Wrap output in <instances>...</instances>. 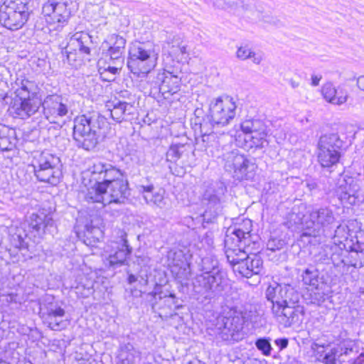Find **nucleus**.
<instances>
[{"instance_id":"1","label":"nucleus","mask_w":364,"mask_h":364,"mask_svg":"<svg viewBox=\"0 0 364 364\" xmlns=\"http://www.w3.org/2000/svg\"><path fill=\"white\" fill-rule=\"evenodd\" d=\"M252 231V220L245 218L230 226L224 240L226 257L233 271L247 278L260 274L263 269L261 257L247 253L250 246L255 244Z\"/></svg>"},{"instance_id":"2","label":"nucleus","mask_w":364,"mask_h":364,"mask_svg":"<svg viewBox=\"0 0 364 364\" xmlns=\"http://www.w3.org/2000/svg\"><path fill=\"white\" fill-rule=\"evenodd\" d=\"M88 171L93 180H102L106 186V200L109 204L124 203L130 196V189L127 174L124 171L111 164L97 161Z\"/></svg>"},{"instance_id":"3","label":"nucleus","mask_w":364,"mask_h":364,"mask_svg":"<svg viewBox=\"0 0 364 364\" xmlns=\"http://www.w3.org/2000/svg\"><path fill=\"white\" fill-rule=\"evenodd\" d=\"M73 136L78 148L93 150L102 136L101 129L106 125L107 119L97 112L82 114L74 119Z\"/></svg>"},{"instance_id":"4","label":"nucleus","mask_w":364,"mask_h":364,"mask_svg":"<svg viewBox=\"0 0 364 364\" xmlns=\"http://www.w3.org/2000/svg\"><path fill=\"white\" fill-rule=\"evenodd\" d=\"M202 274L196 277L194 288L214 294H220L227 286L226 274L219 267L218 259L213 256H207L201 259Z\"/></svg>"},{"instance_id":"5","label":"nucleus","mask_w":364,"mask_h":364,"mask_svg":"<svg viewBox=\"0 0 364 364\" xmlns=\"http://www.w3.org/2000/svg\"><path fill=\"white\" fill-rule=\"evenodd\" d=\"M333 210L328 207L313 209L301 219L303 232L301 237H317L328 231L335 223Z\"/></svg>"},{"instance_id":"6","label":"nucleus","mask_w":364,"mask_h":364,"mask_svg":"<svg viewBox=\"0 0 364 364\" xmlns=\"http://www.w3.org/2000/svg\"><path fill=\"white\" fill-rule=\"evenodd\" d=\"M345 142L338 133L321 136L318 143V160L322 167L330 168L341 159Z\"/></svg>"},{"instance_id":"7","label":"nucleus","mask_w":364,"mask_h":364,"mask_svg":"<svg viewBox=\"0 0 364 364\" xmlns=\"http://www.w3.org/2000/svg\"><path fill=\"white\" fill-rule=\"evenodd\" d=\"M223 160L225 169L232 173V176L239 181L252 178L257 168L255 159H249L237 150L224 154Z\"/></svg>"},{"instance_id":"8","label":"nucleus","mask_w":364,"mask_h":364,"mask_svg":"<svg viewBox=\"0 0 364 364\" xmlns=\"http://www.w3.org/2000/svg\"><path fill=\"white\" fill-rule=\"evenodd\" d=\"M240 128L245 134V142L247 148L262 149L267 146L268 129L260 119H247L242 122Z\"/></svg>"},{"instance_id":"9","label":"nucleus","mask_w":364,"mask_h":364,"mask_svg":"<svg viewBox=\"0 0 364 364\" xmlns=\"http://www.w3.org/2000/svg\"><path fill=\"white\" fill-rule=\"evenodd\" d=\"M70 4L68 0H48L43 4L42 13L53 29H59L67 23L71 15Z\"/></svg>"},{"instance_id":"10","label":"nucleus","mask_w":364,"mask_h":364,"mask_svg":"<svg viewBox=\"0 0 364 364\" xmlns=\"http://www.w3.org/2000/svg\"><path fill=\"white\" fill-rule=\"evenodd\" d=\"M235 102L229 96L213 100L209 105V117L218 126L228 124L235 117Z\"/></svg>"},{"instance_id":"11","label":"nucleus","mask_w":364,"mask_h":364,"mask_svg":"<svg viewBox=\"0 0 364 364\" xmlns=\"http://www.w3.org/2000/svg\"><path fill=\"white\" fill-rule=\"evenodd\" d=\"M334 193L343 204L353 205L364 200L358 181L347 176H340L336 182Z\"/></svg>"},{"instance_id":"12","label":"nucleus","mask_w":364,"mask_h":364,"mask_svg":"<svg viewBox=\"0 0 364 364\" xmlns=\"http://www.w3.org/2000/svg\"><path fill=\"white\" fill-rule=\"evenodd\" d=\"M245 317L242 312L230 310L217 318L215 325L218 336L223 341L235 340V334L242 330Z\"/></svg>"},{"instance_id":"13","label":"nucleus","mask_w":364,"mask_h":364,"mask_svg":"<svg viewBox=\"0 0 364 364\" xmlns=\"http://www.w3.org/2000/svg\"><path fill=\"white\" fill-rule=\"evenodd\" d=\"M28 231L34 237H41L46 232H50L55 227L51 208L43 207L28 215L26 219Z\"/></svg>"},{"instance_id":"14","label":"nucleus","mask_w":364,"mask_h":364,"mask_svg":"<svg viewBox=\"0 0 364 364\" xmlns=\"http://www.w3.org/2000/svg\"><path fill=\"white\" fill-rule=\"evenodd\" d=\"M93 45L92 37L86 32H77L73 34L65 48L66 58L68 63L75 61L76 51L84 58L89 60Z\"/></svg>"},{"instance_id":"15","label":"nucleus","mask_w":364,"mask_h":364,"mask_svg":"<svg viewBox=\"0 0 364 364\" xmlns=\"http://www.w3.org/2000/svg\"><path fill=\"white\" fill-rule=\"evenodd\" d=\"M225 190L226 188L222 183H218L209 187L205 191L203 201L207 207L203 217L208 222H211L221 213V201Z\"/></svg>"},{"instance_id":"16","label":"nucleus","mask_w":364,"mask_h":364,"mask_svg":"<svg viewBox=\"0 0 364 364\" xmlns=\"http://www.w3.org/2000/svg\"><path fill=\"white\" fill-rule=\"evenodd\" d=\"M42 317L48 326L53 331L65 329L68 324V320L64 319L65 311L58 301H47L41 307Z\"/></svg>"},{"instance_id":"17","label":"nucleus","mask_w":364,"mask_h":364,"mask_svg":"<svg viewBox=\"0 0 364 364\" xmlns=\"http://www.w3.org/2000/svg\"><path fill=\"white\" fill-rule=\"evenodd\" d=\"M43 113L50 123L56 124L68 113V106L62 95L53 94L47 95L41 102Z\"/></svg>"},{"instance_id":"18","label":"nucleus","mask_w":364,"mask_h":364,"mask_svg":"<svg viewBox=\"0 0 364 364\" xmlns=\"http://www.w3.org/2000/svg\"><path fill=\"white\" fill-rule=\"evenodd\" d=\"M171 272L181 282L188 280L191 276L190 264L182 250L172 249L167 254Z\"/></svg>"},{"instance_id":"19","label":"nucleus","mask_w":364,"mask_h":364,"mask_svg":"<svg viewBox=\"0 0 364 364\" xmlns=\"http://www.w3.org/2000/svg\"><path fill=\"white\" fill-rule=\"evenodd\" d=\"M28 16L27 13L14 9L3 4L0 6V23L11 31L21 28L27 21Z\"/></svg>"},{"instance_id":"20","label":"nucleus","mask_w":364,"mask_h":364,"mask_svg":"<svg viewBox=\"0 0 364 364\" xmlns=\"http://www.w3.org/2000/svg\"><path fill=\"white\" fill-rule=\"evenodd\" d=\"M274 316L285 328L299 326L303 320L304 308L299 305L283 306Z\"/></svg>"},{"instance_id":"21","label":"nucleus","mask_w":364,"mask_h":364,"mask_svg":"<svg viewBox=\"0 0 364 364\" xmlns=\"http://www.w3.org/2000/svg\"><path fill=\"white\" fill-rule=\"evenodd\" d=\"M41 106L38 100L15 99L10 107V112L14 117L26 119L36 113Z\"/></svg>"},{"instance_id":"22","label":"nucleus","mask_w":364,"mask_h":364,"mask_svg":"<svg viewBox=\"0 0 364 364\" xmlns=\"http://www.w3.org/2000/svg\"><path fill=\"white\" fill-rule=\"evenodd\" d=\"M139 193L142 196L146 203L150 205L164 208L166 205L164 200V190L156 189L153 184L139 185L137 186Z\"/></svg>"},{"instance_id":"23","label":"nucleus","mask_w":364,"mask_h":364,"mask_svg":"<svg viewBox=\"0 0 364 364\" xmlns=\"http://www.w3.org/2000/svg\"><path fill=\"white\" fill-rule=\"evenodd\" d=\"M157 78L161 81L159 87V92L165 99H168L179 90L181 77L177 75L166 70L163 73L159 74Z\"/></svg>"},{"instance_id":"24","label":"nucleus","mask_w":364,"mask_h":364,"mask_svg":"<svg viewBox=\"0 0 364 364\" xmlns=\"http://www.w3.org/2000/svg\"><path fill=\"white\" fill-rule=\"evenodd\" d=\"M121 241V244H116L107 259L109 265L114 268L124 264L127 256L132 252V248L126 239V233L122 236Z\"/></svg>"},{"instance_id":"25","label":"nucleus","mask_w":364,"mask_h":364,"mask_svg":"<svg viewBox=\"0 0 364 364\" xmlns=\"http://www.w3.org/2000/svg\"><path fill=\"white\" fill-rule=\"evenodd\" d=\"M117 358V364H138L141 360V352L130 343H122Z\"/></svg>"},{"instance_id":"26","label":"nucleus","mask_w":364,"mask_h":364,"mask_svg":"<svg viewBox=\"0 0 364 364\" xmlns=\"http://www.w3.org/2000/svg\"><path fill=\"white\" fill-rule=\"evenodd\" d=\"M109 41L113 42L108 50V53L114 64L122 66L124 63V53L125 50L126 40L118 35L113 34L110 36Z\"/></svg>"},{"instance_id":"27","label":"nucleus","mask_w":364,"mask_h":364,"mask_svg":"<svg viewBox=\"0 0 364 364\" xmlns=\"http://www.w3.org/2000/svg\"><path fill=\"white\" fill-rule=\"evenodd\" d=\"M156 65V60H141L129 58L127 67L136 77L144 76L148 74Z\"/></svg>"},{"instance_id":"28","label":"nucleus","mask_w":364,"mask_h":364,"mask_svg":"<svg viewBox=\"0 0 364 364\" xmlns=\"http://www.w3.org/2000/svg\"><path fill=\"white\" fill-rule=\"evenodd\" d=\"M39 87L36 82L23 79L15 90L16 97L20 100H38Z\"/></svg>"},{"instance_id":"29","label":"nucleus","mask_w":364,"mask_h":364,"mask_svg":"<svg viewBox=\"0 0 364 364\" xmlns=\"http://www.w3.org/2000/svg\"><path fill=\"white\" fill-rule=\"evenodd\" d=\"M96 181L95 184L87 188V191L85 196V199L87 202L91 203H101L104 206L109 204V201H107L105 199L107 196L106 193V186L103 183L102 180H95Z\"/></svg>"},{"instance_id":"30","label":"nucleus","mask_w":364,"mask_h":364,"mask_svg":"<svg viewBox=\"0 0 364 364\" xmlns=\"http://www.w3.org/2000/svg\"><path fill=\"white\" fill-rule=\"evenodd\" d=\"M129 58H136L139 60H156V55L154 50L144 43H136L129 48Z\"/></svg>"},{"instance_id":"31","label":"nucleus","mask_w":364,"mask_h":364,"mask_svg":"<svg viewBox=\"0 0 364 364\" xmlns=\"http://www.w3.org/2000/svg\"><path fill=\"white\" fill-rule=\"evenodd\" d=\"M34 173L38 181L52 186H56L60 182L61 176L60 167L34 169Z\"/></svg>"},{"instance_id":"32","label":"nucleus","mask_w":364,"mask_h":364,"mask_svg":"<svg viewBox=\"0 0 364 364\" xmlns=\"http://www.w3.org/2000/svg\"><path fill=\"white\" fill-rule=\"evenodd\" d=\"M159 289L160 287H156L154 291L149 294V295L153 297V300L151 301L152 308L154 309L157 305L158 300H163L165 306L170 310L179 309V306L177 304L178 300L175 294L171 293L168 294L163 291H159Z\"/></svg>"},{"instance_id":"33","label":"nucleus","mask_w":364,"mask_h":364,"mask_svg":"<svg viewBox=\"0 0 364 364\" xmlns=\"http://www.w3.org/2000/svg\"><path fill=\"white\" fill-rule=\"evenodd\" d=\"M190 154H193L191 146L188 144L171 145L166 152V160L176 163L183 158H188Z\"/></svg>"},{"instance_id":"34","label":"nucleus","mask_w":364,"mask_h":364,"mask_svg":"<svg viewBox=\"0 0 364 364\" xmlns=\"http://www.w3.org/2000/svg\"><path fill=\"white\" fill-rule=\"evenodd\" d=\"M16 142V131L6 125L0 124V150H12Z\"/></svg>"},{"instance_id":"35","label":"nucleus","mask_w":364,"mask_h":364,"mask_svg":"<svg viewBox=\"0 0 364 364\" xmlns=\"http://www.w3.org/2000/svg\"><path fill=\"white\" fill-rule=\"evenodd\" d=\"M348 259L346 262L342 259V262L358 269L364 267V245L358 242L353 244L350 247Z\"/></svg>"},{"instance_id":"36","label":"nucleus","mask_w":364,"mask_h":364,"mask_svg":"<svg viewBox=\"0 0 364 364\" xmlns=\"http://www.w3.org/2000/svg\"><path fill=\"white\" fill-rule=\"evenodd\" d=\"M60 158L49 151L41 152L33 164V170L38 168L43 169L48 167L55 168L56 167H60Z\"/></svg>"},{"instance_id":"37","label":"nucleus","mask_w":364,"mask_h":364,"mask_svg":"<svg viewBox=\"0 0 364 364\" xmlns=\"http://www.w3.org/2000/svg\"><path fill=\"white\" fill-rule=\"evenodd\" d=\"M134 107L132 104L119 101L113 105L110 109V116L116 122L127 120V117L133 114Z\"/></svg>"},{"instance_id":"38","label":"nucleus","mask_w":364,"mask_h":364,"mask_svg":"<svg viewBox=\"0 0 364 364\" xmlns=\"http://www.w3.org/2000/svg\"><path fill=\"white\" fill-rule=\"evenodd\" d=\"M337 348L341 363L343 362H348L349 363L358 353V346L351 341H344L337 345Z\"/></svg>"},{"instance_id":"39","label":"nucleus","mask_w":364,"mask_h":364,"mask_svg":"<svg viewBox=\"0 0 364 364\" xmlns=\"http://www.w3.org/2000/svg\"><path fill=\"white\" fill-rule=\"evenodd\" d=\"M281 285L277 284L275 287L269 286L266 290V298L270 303L272 312H279V309L282 307V296L281 294Z\"/></svg>"},{"instance_id":"40","label":"nucleus","mask_w":364,"mask_h":364,"mask_svg":"<svg viewBox=\"0 0 364 364\" xmlns=\"http://www.w3.org/2000/svg\"><path fill=\"white\" fill-rule=\"evenodd\" d=\"M236 56L241 60H245L251 58L253 63L256 65L260 64L264 58V55L262 52L252 51L247 46L239 47L236 52Z\"/></svg>"},{"instance_id":"41","label":"nucleus","mask_w":364,"mask_h":364,"mask_svg":"<svg viewBox=\"0 0 364 364\" xmlns=\"http://www.w3.org/2000/svg\"><path fill=\"white\" fill-rule=\"evenodd\" d=\"M195 132L199 130L200 134H215L213 128L216 124L213 123L209 114L205 118L197 117L194 119Z\"/></svg>"},{"instance_id":"42","label":"nucleus","mask_w":364,"mask_h":364,"mask_svg":"<svg viewBox=\"0 0 364 364\" xmlns=\"http://www.w3.org/2000/svg\"><path fill=\"white\" fill-rule=\"evenodd\" d=\"M338 353L337 345L334 346H327L319 357L325 364H341Z\"/></svg>"},{"instance_id":"43","label":"nucleus","mask_w":364,"mask_h":364,"mask_svg":"<svg viewBox=\"0 0 364 364\" xmlns=\"http://www.w3.org/2000/svg\"><path fill=\"white\" fill-rule=\"evenodd\" d=\"M282 306L294 305L299 301V294L290 285H281Z\"/></svg>"},{"instance_id":"44","label":"nucleus","mask_w":364,"mask_h":364,"mask_svg":"<svg viewBox=\"0 0 364 364\" xmlns=\"http://www.w3.org/2000/svg\"><path fill=\"white\" fill-rule=\"evenodd\" d=\"M301 277L304 285L314 287L319 284V272L314 266H310L303 270Z\"/></svg>"},{"instance_id":"45","label":"nucleus","mask_w":364,"mask_h":364,"mask_svg":"<svg viewBox=\"0 0 364 364\" xmlns=\"http://www.w3.org/2000/svg\"><path fill=\"white\" fill-rule=\"evenodd\" d=\"M310 293V299L311 303L316 305H321L323 302L325 301L326 294L323 289L326 287V285L323 283L318 284V286L311 287Z\"/></svg>"},{"instance_id":"46","label":"nucleus","mask_w":364,"mask_h":364,"mask_svg":"<svg viewBox=\"0 0 364 364\" xmlns=\"http://www.w3.org/2000/svg\"><path fill=\"white\" fill-rule=\"evenodd\" d=\"M181 43L180 37L176 36H169L163 46V50L168 53L172 57L177 58V50Z\"/></svg>"},{"instance_id":"47","label":"nucleus","mask_w":364,"mask_h":364,"mask_svg":"<svg viewBox=\"0 0 364 364\" xmlns=\"http://www.w3.org/2000/svg\"><path fill=\"white\" fill-rule=\"evenodd\" d=\"M215 139V134H200L196 137V149L201 151H206L209 146H213Z\"/></svg>"},{"instance_id":"48","label":"nucleus","mask_w":364,"mask_h":364,"mask_svg":"<svg viewBox=\"0 0 364 364\" xmlns=\"http://www.w3.org/2000/svg\"><path fill=\"white\" fill-rule=\"evenodd\" d=\"M84 235L87 240H92L93 242H95L99 241L102 237V231L99 227L95 226L90 223L85 225Z\"/></svg>"},{"instance_id":"49","label":"nucleus","mask_w":364,"mask_h":364,"mask_svg":"<svg viewBox=\"0 0 364 364\" xmlns=\"http://www.w3.org/2000/svg\"><path fill=\"white\" fill-rule=\"evenodd\" d=\"M32 0H4L3 4L29 15V4Z\"/></svg>"},{"instance_id":"50","label":"nucleus","mask_w":364,"mask_h":364,"mask_svg":"<svg viewBox=\"0 0 364 364\" xmlns=\"http://www.w3.org/2000/svg\"><path fill=\"white\" fill-rule=\"evenodd\" d=\"M215 4L218 7L222 9H237L241 7L244 10L248 9V5L245 4L243 0H215Z\"/></svg>"},{"instance_id":"51","label":"nucleus","mask_w":364,"mask_h":364,"mask_svg":"<svg viewBox=\"0 0 364 364\" xmlns=\"http://www.w3.org/2000/svg\"><path fill=\"white\" fill-rule=\"evenodd\" d=\"M337 93L336 88L331 82L326 83L322 87V94L323 97L330 103L333 104V100Z\"/></svg>"},{"instance_id":"52","label":"nucleus","mask_w":364,"mask_h":364,"mask_svg":"<svg viewBox=\"0 0 364 364\" xmlns=\"http://www.w3.org/2000/svg\"><path fill=\"white\" fill-rule=\"evenodd\" d=\"M255 346L258 350L262 351L263 355H269L271 353L272 346L270 344V340L266 338H258L255 342Z\"/></svg>"},{"instance_id":"53","label":"nucleus","mask_w":364,"mask_h":364,"mask_svg":"<svg viewBox=\"0 0 364 364\" xmlns=\"http://www.w3.org/2000/svg\"><path fill=\"white\" fill-rule=\"evenodd\" d=\"M286 245V242L280 238L271 237L267 242V250L271 252L281 250Z\"/></svg>"},{"instance_id":"54","label":"nucleus","mask_w":364,"mask_h":364,"mask_svg":"<svg viewBox=\"0 0 364 364\" xmlns=\"http://www.w3.org/2000/svg\"><path fill=\"white\" fill-rule=\"evenodd\" d=\"M10 243L12 247L16 249H24L26 247V242L25 238L18 233H14L11 235Z\"/></svg>"},{"instance_id":"55","label":"nucleus","mask_w":364,"mask_h":364,"mask_svg":"<svg viewBox=\"0 0 364 364\" xmlns=\"http://www.w3.org/2000/svg\"><path fill=\"white\" fill-rule=\"evenodd\" d=\"M348 99V92L343 87L337 88V93L333 100V104L341 105L345 103Z\"/></svg>"},{"instance_id":"56","label":"nucleus","mask_w":364,"mask_h":364,"mask_svg":"<svg viewBox=\"0 0 364 364\" xmlns=\"http://www.w3.org/2000/svg\"><path fill=\"white\" fill-rule=\"evenodd\" d=\"M122 66H119V65L114 64V65L111 66L109 65L107 68H105L104 72H101V75L110 73L112 76L119 73Z\"/></svg>"},{"instance_id":"57","label":"nucleus","mask_w":364,"mask_h":364,"mask_svg":"<svg viewBox=\"0 0 364 364\" xmlns=\"http://www.w3.org/2000/svg\"><path fill=\"white\" fill-rule=\"evenodd\" d=\"M274 343L282 350L288 346L289 340L286 338H277L274 341Z\"/></svg>"},{"instance_id":"58","label":"nucleus","mask_w":364,"mask_h":364,"mask_svg":"<svg viewBox=\"0 0 364 364\" xmlns=\"http://www.w3.org/2000/svg\"><path fill=\"white\" fill-rule=\"evenodd\" d=\"M347 228H348L346 226H343L341 225L337 226V228L334 231L333 237H340V238H342V237L347 238V237L346 235H342L343 232H346V230Z\"/></svg>"},{"instance_id":"59","label":"nucleus","mask_w":364,"mask_h":364,"mask_svg":"<svg viewBox=\"0 0 364 364\" xmlns=\"http://www.w3.org/2000/svg\"><path fill=\"white\" fill-rule=\"evenodd\" d=\"M349 364H364V353H360L355 356Z\"/></svg>"},{"instance_id":"60","label":"nucleus","mask_w":364,"mask_h":364,"mask_svg":"<svg viewBox=\"0 0 364 364\" xmlns=\"http://www.w3.org/2000/svg\"><path fill=\"white\" fill-rule=\"evenodd\" d=\"M357 85L360 90L364 91V75L357 78Z\"/></svg>"},{"instance_id":"61","label":"nucleus","mask_w":364,"mask_h":364,"mask_svg":"<svg viewBox=\"0 0 364 364\" xmlns=\"http://www.w3.org/2000/svg\"><path fill=\"white\" fill-rule=\"evenodd\" d=\"M321 79V75L318 76V75H313L311 76V85L314 86V87L318 85Z\"/></svg>"},{"instance_id":"62","label":"nucleus","mask_w":364,"mask_h":364,"mask_svg":"<svg viewBox=\"0 0 364 364\" xmlns=\"http://www.w3.org/2000/svg\"><path fill=\"white\" fill-rule=\"evenodd\" d=\"M186 53V46L185 45H182V43H181L177 50V58L179 57L180 55H183Z\"/></svg>"},{"instance_id":"63","label":"nucleus","mask_w":364,"mask_h":364,"mask_svg":"<svg viewBox=\"0 0 364 364\" xmlns=\"http://www.w3.org/2000/svg\"><path fill=\"white\" fill-rule=\"evenodd\" d=\"M92 362H95V360H90V359H78L74 364H92Z\"/></svg>"},{"instance_id":"64","label":"nucleus","mask_w":364,"mask_h":364,"mask_svg":"<svg viewBox=\"0 0 364 364\" xmlns=\"http://www.w3.org/2000/svg\"><path fill=\"white\" fill-rule=\"evenodd\" d=\"M185 364H205L204 363L199 360L198 358H193L191 360L187 361Z\"/></svg>"}]
</instances>
